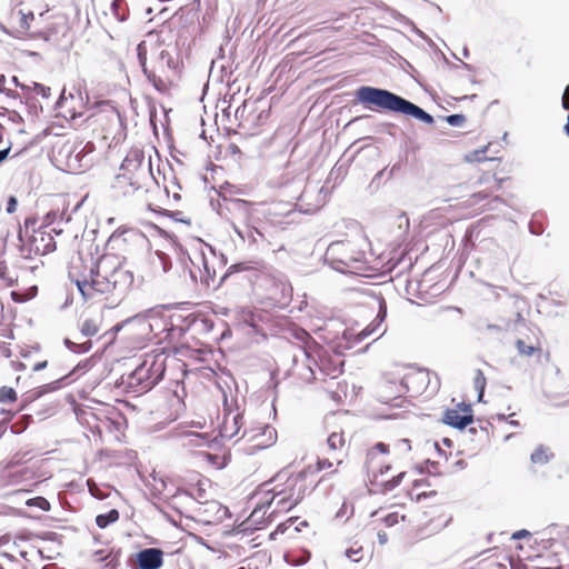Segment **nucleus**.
Listing matches in <instances>:
<instances>
[{"label": "nucleus", "mask_w": 569, "mask_h": 569, "mask_svg": "<svg viewBox=\"0 0 569 569\" xmlns=\"http://www.w3.org/2000/svg\"><path fill=\"white\" fill-rule=\"evenodd\" d=\"M187 436L194 438V440L192 439L191 441H193L196 446H200V442H198V441L204 438L203 435H200L197 432H189V433H187Z\"/></svg>", "instance_id": "48"}, {"label": "nucleus", "mask_w": 569, "mask_h": 569, "mask_svg": "<svg viewBox=\"0 0 569 569\" xmlns=\"http://www.w3.org/2000/svg\"><path fill=\"white\" fill-rule=\"evenodd\" d=\"M150 266L154 277H162L171 269V260L166 253L157 251L150 257Z\"/></svg>", "instance_id": "16"}, {"label": "nucleus", "mask_w": 569, "mask_h": 569, "mask_svg": "<svg viewBox=\"0 0 569 569\" xmlns=\"http://www.w3.org/2000/svg\"><path fill=\"white\" fill-rule=\"evenodd\" d=\"M18 201L14 197H10L7 204V212L13 213L17 210Z\"/></svg>", "instance_id": "44"}, {"label": "nucleus", "mask_w": 569, "mask_h": 569, "mask_svg": "<svg viewBox=\"0 0 569 569\" xmlns=\"http://www.w3.org/2000/svg\"><path fill=\"white\" fill-rule=\"evenodd\" d=\"M139 569H158L163 563V552L158 548H147L137 553Z\"/></svg>", "instance_id": "10"}, {"label": "nucleus", "mask_w": 569, "mask_h": 569, "mask_svg": "<svg viewBox=\"0 0 569 569\" xmlns=\"http://www.w3.org/2000/svg\"><path fill=\"white\" fill-rule=\"evenodd\" d=\"M378 539L381 545H385L387 542V533L386 532H378Z\"/></svg>", "instance_id": "53"}, {"label": "nucleus", "mask_w": 569, "mask_h": 569, "mask_svg": "<svg viewBox=\"0 0 569 569\" xmlns=\"http://www.w3.org/2000/svg\"><path fill=\"white\" fill-rule=\"evenodd\" d=\"M59 382H60V380H57V381H53V382L42 386L41 391L39 393H44L48 391L57 390L60 387Z\"/></svg>", "instance_id": "42"}, {"label": "nucleus", "mask_w": 569, "mask_h": 569, "mask_svg": "<svg viewBox=\"0 0 569 569\" xmlns=\"http://www.w3.org/2000/svg\"><path fill=\"white\" fill-rule=\"evenodd\" d=\"M327 443L330 450L336 451L345 446V438L342 433L332 432L328 437Z\"/></svg>", "instance_id": "25"}, {"label": "nucleus", "mask_w": 569, "mask_h": 569, "mask_svg": "<svg viewBox=\"0 0 569 569\" xmlns=\"http://www.w3.org/2000/svg\"><path fill=\"white\" fill-rule=\"evenodd\" d=\"M63 99H64V90L62 91L60 98L57 101V108H60L62 106Z\"/></svg>", "instance_id": "56"}, {"label": "nucleus", "mask_w": 569, "mask_h": 569, "mask_svg": "<svg viewBox=\"0 0 569 569\" xmlns=\"http://www.w3.org/2000/svg\"><path fill=\"white\" fill-rule=\"evenodd\" d=\"M11 296H12L13 300L19 301V299L17 298L18 297L17 292H12Z\"/></svg>", "instance_id": "64"}, {"label": "nucleus", "mask_w": 569, "mask_h": 569, "mask_svg": "<svg viewBox=\"0 0 569 569\" xmlns=\"http://www.w3.org/2000/svg\"><path fill=\"white\" fill-rule=\"evenodd\" d=\"M361 553H362V549L361 548H359V549L350 548V549L346 550V552H345L346 557L349 560L355 561V562H357V561H359L361 559V557H362Z\"/></svg>", "instance_id": "39"}, {"label": "nucleus", "mask_w": 569, "mask_h": 569, "mask_svg": "<svg viewBox=\"0 0 569 569\" xmlns=\"http://www.w3.org/2000/svg\"><path fill=\"white\" fill-rule=\"evenodd\" d=\"M64 345L67 346V348L69 350L73 351V352H77V353L87 352L91 348V342L90 341H86V342H82V343H76V342L71 341L70 339H66L64 340Z\"/></svg>", "instance_id": "28"}, {"label": "nucleus", "mask_w": 569, "mask_h": 569, "mask_svg": "<svg viewBox=\"0 0 569 569\" xmlns=\"http://www.w3.org/2000/svg\"><path fill=\"white\" fill-rule=\"evenodd\" d=\"M332 466H333V462L331 461L330 458H326V459H322V460L318 461V469L319 470L331 468Z\"/></svg>", "instance_id": "45"}, {"label": "nucleus", "mask_w": 569, "mask_h": 569, "mask_svg": "<svg viewBox=\"0 0 569 569\" xmlns=\"http://www.w3.org/2000/svg\"><path fill=\"white\" fill-rule=\"evenodd\" d=\"M553 457L550 448L543 445H539L531 453L530 460L533 465H547Z\"/></svg>", "instance_id": "18"}, {"label": "nucleus", "mask_w": 569, "mask_h": 569, "mask_svg": "<svg viewBox=\"0 0 569 569\" xmlns=\"http://www.w3.org/2000/svg\"><path fill=\"white\" fill-rule=\"evenodd\" d=\"M475 388L478 390V399L481 401L486 388V377L481 370L476 371V376L473 379Z\"/></svg>", "instance_id": "29"}, {"label": "nucleus", "mask_w": 569, "mask_h": 569, "mask_svg": "<svg viewBox=\"0 0 569 569\" xmlns=\"http://www.w3.org/2000/svg\"><path fill=\"white\" fill-rule=\"evenodd\" d=\"M10 151H11V148H10V147H8V148H6V149L0 150V163H1L2 161H4V160L9 157Z\"/></svg>", "instance_id": "49"}, {"label": "nucleus", "mask_w": 569, "mask_h": 569, "mask_svg": "<svg viewBox=\"0 0 569 569\" xmlns=\"http://www.w3.org/2000/svg\"><path fill=\"white\" fill-rule=\"evenodd\" d=\"M396 449L400 452H408L411 449L410 441L408 439H400L396 443Z\"/></svg>", "instance_id": "40"}, {"label": "nucleus", "mask_w": 569, "mask_h": 569, "mask_svg": "<svg viewBox=\"0 0 569 569\" xmlns=\"http://www.w3.org/2000/svg\"><path fill=\"white\" fill-rule=\"evenodd\" d=\"M376 450L381 452V453H387L388 452V446L385 445L383 442H378L375 448L368 452L367 455V465H370L375 458V455H376Z\"/></svg>", "instance_id": "36"}, {"label": "nucleus", "mask_w": 569, "mask_h": 569, "mask_svg": "<svg viewBox=\"0 0 569 569\" xmlns=\"http://www.w3.org/2000/svg\"><path fill=\"white\" fill-rule=\"evenodd\" d=\"M11 82L16 86V87H20L23 91H30L31 90V87L30 86H27V84H23V83H20L18 78L14 76L11 78Z\"/></svg>", "instance_id": "47"}, {"label": "nucleus", "mask_w": 569, "mask_h": 569, "mask_svg": "<svg viewBox=\"0 0 569 569\" xmlns=\"http://www.w3.org/2000/svg\"><path fill=\"white\" fill-rule=\"evenodd\" d=\"M19 16V28L17 29V32L19 34H26L28 30L30 29V20L34 19V14L30 12H24L22 10L18 11Z\"/></svg>", "instance_id": "23"}, {"label": "nucleus", "mask_w": 569, "mask_h": 569, "mask_svg": "<svg viewBox=\"0 0 569 569\" xmlns=\"http://www.w3.org/2000/svg\"><path fill=\"white\" fill-rule=\"evenodd\" d=\"M472 420L471 409L467 405H461L458 409L446 410L442 418L446 425L458 429H465Z\"/></svg>", "instance_id": "9"}, {"label": "nucleus", "mask_w": 569, "mask_h": 569, "mask_svg": "<svg viewBox=\"0 0 569 569\" xmlns=\"http://www.w3.org/2000/svg\"><path fill=\"white\" fill-rule=\"evenodd\" d=\"M302 473L290 475L284 481V491H277L266 498V503L273 507L271 513L282 510H290L297 506L303 498L306 485Z\"/></svg>", "instance_id": "4"}, {"label": "nucleus", "mask_w": 569, "mask_h": 569, "mask_svg": "<svg viewBox=\"0 0 569 569\" xmlns=\"http://www.w3.org/2000/svg\"><path fill=\"white\" fill-rule=\"evenodd\" d=\"M27 505L28 506H36V507H38L39 509H41L43 511H48L50 509L49 501L46 498H43V497H37V498H33V499H30V500H28Z\"/></svg>", "instance_id": "34"}, {"label": "nucleus", "mask_w": 569, "mask_h": 569, "mask_svg": "<svg viewBox=\"0 0 569 569\" xmlns=\"http://www.w3.org/2000/svg\"><path fill=\"white\" fill-rule=\"evenodd\" d=\"M140 62L142 64L143 73L148 80L153 84L158 91H163L167 88V76L166 73L174 68V60L169 51L161 50L153 69H149L146 66L144 59L139 53Z\"/></svg>", "instance_id": "6"}, {"label": "nucleus", "mask_w": 569, "mask_h": 569, "mask_svg": "<svg viewBox=\"0 0 569 569\" xmlns=\"http://www.w3.org/2000/svg\"><path fill=\"white\" fill-rule=\"evenodd\" d=\"M343 336L346 339H349L352 336V333L350 331H346Z\"/></svg>", "instance_id": "63"}, {"label": "nucleus", "mask_w": 569, "mask_h": 569, "mask_svg": "<svg viewBox=\"0 0 569 569\" xmlns=\"http://www.w3.org/2000/svg\"><path fill=\"white\" fill-rule=\"evenodd\" d=\"M64 345L67 346V348L69 350L73 351V352H77V353L87 352L91 348V342L90 341H86V342H82V343H76V342L71 341L70 339H66L64 340Z\"/></svg>", "instance_id": "27"}, {"label": "nucleus", "mask_w": 569, "mask_h": 569, "mask_svg": "<svg viewBox=\"0 0 569 569\" xmlns=\"http://www.w3.org/2000/svg\"><path fill=\"white\" fill-rule=\"evenodd\" d=\"M325 260L339 272L356 273L365 261V251L351 240H339L328 246Z\"/></svg>", "instance_id": "3"}, {"label": "nucleus", "mask_w": 569, "mask_h": 569, "mask_svg": "<svg viewBox=\"0 0 569 569\" xmlns=\"http://www.w3.org/2000/svg\"><path fill=\"white\" fill-rule=\"evenodd\" d=\"M133 283V273L121 267H114L112 259L103 257L98 260L96 269L91 270V279L77 280L76 284L88 300L92 298L93 292L112 293L119 300L122 299Z\"/></svg>", "instance_id": "1"}, {"label": "nucleus", "mask_w": 569, "mask_h": 569, "mask_svg": "<svg viewBox=\"0 0 569 569\" xmlns=\"http://www.w3.org/2000/svg\"><path fill=\"white\" fill-rule=\"evenodd\" d=\"M390 469V466H386L383 469L380 470V476H383L385 472H387Z\"/></svg>", "instance_id": "60"}, {"label": "nucleus", "mask_w": 569, "mask_h": 569, "mask_svg": "<svg viewBox=\"0 0 569 569\" xmlns=\"http://www.w3.org/2000/svg\"><path fill=\"white\" fill-rule=\"evenodd\" d=\"M273 507L271 505H267L266 503V498H262L259 500V502L257 503L256 508L253 509V511L251 512V515L249 516V521L252 523V525H262L263 521H264V516H266V512L268 509H270Z\"/></svg>", "instance_id": "19"}, {"label": "nucleus", "mask_w": 569, "mask_h": 569, "mask_svg": "<svg viewBox=\"0 0 569 569\" xmlns=\"http://www.w3.org/2000/svg\"><path fill=\"white\" fill-rule=\"evenodd\" d=\"M508 423L511 426H515V427L519 426V422L516 420H510V421H508Z\"/></svg>", "instance_id": "62"}, {"label": "nucleus", "mask_w": 569, "mask_h": 569, "mask_svg": "<svg viewBox=\"0 0 569 569\" xmlns=\"http://www.w3.org/2000/svg\"><path fill=\"white\" fill-rule=\"evenodd\" d=\"M530 231L535 234H539L540 231L538 230V228H535L533 224L530 226Z\"/></svg>", "instance_id": "58"}, {"label": "nucleus", "mask_w": 569, "mask_h": 569, "mask_svg": "<svg viewBox=\"0 0 569 569\" xmlns=\"http://www.w3.org/2000/svg\"><path fill=\"white\" fill-rule=\"evenodd\" d=\"M126 1L124 0H113L111 4V9L113 14L119 21H123L126 19Z\"/></svg>", "instance_id": "30"}, {"label": "nucleus", "mask_w": 569, "mask_h": 569, "mask_svg": "<svg viewBox=\"0 0 569 569\" xmlns=\"http://www.w3.org/2000/svg\"><path fill=\"white\" fill-rule=\"evenodd\" d=\"M242 417L240 415L227 416L220 427V436L223 439L231 440L234 438L241 428Z\"/></svg>", "instance_id": "15"}, {"label": "nucleus", "mask_w": 569, "mask_h": 569, "mask_svg": "<svg viewBox=\"0 0 569 569\" xmlns=\"http://www.w3.org/2000/svg\"><path fill=\"white\" fill-rule=\"evenodd\" d=\"M10 119L14 122L22 120V118L20 117V114L17 111L10 112Z\"/></svg>", "instance_id": "52"}, {"label": "nucleus", "mask_w": 569, "mask_h": 569, "mask_svg": "<svg viewBox=\"0 0 569 569\" xmlns=\"http://www.w3.org/2000/svg\"><path fill=\"white\" fill-rule=\"evenodd\" d=\"M429 381V373L423 370L407 373L402 379V386L415 393H419L422 387Z\"/></svg>", "instance_id": "12"}, {"label": "nucleus", "mask_w": 569, "mask_h": 569, "mask_svg": "<svg viewBox=\"0 0 569 569\" xmlns=\"http://www.w3.org/2000/svg\"><path fill=\"white\" fill-rule=\"evenodd\" d=\"M6 83H7V78L3 74H1L0 76V92L4 93L9 98L18 99L19 94L16 91H13V90L8 89L6 87Z\"/></svg>", "instance_id": "38"}, {"label": "nucleus", "mask_w": 569, "mask_h": 569, "mask_svg": "<svg viewBox=\"0 0 569 569\" xmlns=\"http://www.w3.org/2000/svg\"><path fill=\"white\" fill-rule=\"evenodd\" d=\"M528 536H530V532L525 530V529H522V530H518V531L513 532L511 538L515 539V540H520V539L526 538Z\"/></svg>", "instance_id": "46"}, {"label": "nucleus", "mask_w": 569, "mask_h": 569, "mask_svg": "<svg viewBox=\"0 0 569 569\" xmlns=\"http://www.w3.org/2000/svg\"><path fill=\"white\" fill-rule=\"evenodd\" d=\"M405 476H406V472H400L399 475H397L396 477H393L390 480L381 481L380 485L383 487V489L386 491H391L400 485V482Z\"/></svg>", "instance_id": "32"}, {"label": "nucleus", "mask_w": 569, "mask_h": 569, "mask_svg": "<svg viewBox=\"0 0 569 569\" xmlns=\"http://www.w3.org/2000/svg\"><path fill=\"white\" fill-rule=\"evenodd\" d=\"M242 437H248V441L252 443L253 449H264L272 446L277 439L276 429L271 426L263 425L244 431Z\"/></svg>", "instance_id": "8"}, {"label": "nucleus", "mask_w": 569, "mask_h": 569, "mask_svg": "<svg viewBox=\"0 0 569 569\" xmlns=\"http://www.w3.org/2000/svg\"><path fill=\"white\" fill-rule=\"evenodd\" d=\"M473 197L485 199L487 196L480 192V193H476Z\"/></svg>", "instance_id": "61"}, {"label": "nucleus", "mask_w": 569, "mask_h": 569, "mask_svg": "<svg viewBox=\"0 0 569 569\" xmlns=\"http://www.w3.org/2000/svg\"><path fill=\"white\" fill-rule=\"evenodd\" d=\"M143 187L142 183L133 180L132 177H129L122 172H118L112 183V189L117 194H121L124 197L132 196L134 192L140 190Z\"/></svg>", "instance_id": "11"}, {"label": "nucleus", "mask_w": 569, "mask_h": 569, "mask_svg": "<svg viewBox=\"0 0 569 569\" xmlns=\"http://www.w3.org/2000/svg\"><path fill=\"white\" fill-rule=\"evenodd\" d=\"M405 516H399L398 512H391L385 516L382 520L387 527H393L399 522L400 519L405 520Z\"/></svg>", "instance_id": "37"}, {"label": "nucleus", "mask_w": 569, "mask_h": 569, "mask_svg": "<svg viewBox=\"0 0 569 569\" xmlns=\"http://www.w3.org/2000/svg\"><path fill=\"white\" fill-rule=\"evenodd\" d=\"M162 365H157L156 359L149 365L148 360H144L131 375V380L137 383H143L142 389L152 388L161 378L163 373Z\"/></svg>", "instance_id": "7"}, {"label": "nucleus", "mask_w": 569, "mask_h": 569, "mask_svg": "<svg viewBox=\"0 0 569 569\" xmlns=\"http://www.w3.org/2000/svg\"><path fill=\"white\" fill-rule=\"evenodd\" d=\"M356 97L365 106L410 116L427 124L435 122L433 117L422 108L386 89L363 86L357 90Z\"/></svg>", "instance_id": "2"}, {"label": "nucleus", "mask_w": 569, "mask_h": 569, "mask_svg": "<svg viewBox=\"0 0 569 569\" xmlns=\"http://www.w3.org/2000/svg\"><path fill=\"white\" fill-rule=\"evenodd\" d=\"M465 121V117L462 114H450L447 117V122L450 126H460Z\"/></svg>", "instance_id": "41"}, {"label": "nucleus", "mask_w": 569, "mask_h": 569, "mask_svg": "<svg viewBox=\"0 0 569 569\" xmlns=\"http://www.w3.org/2000/svg\"><path fill=\"white\" fill-rule=\"evenodd\" d=\"M530 231L535 234H539L540 231L538 230V228H535L533 224L530 226Z\"/></svg>", "instance_id": "57"}, {"label": "nucleus", "mask_w": 569, "mask_h": 569, "mask_svg": "<svg viewBox=\"0 0 569 569\" xmlns=\"http://www.w3.org/2000/svg\"><path fill=\"white\" fill-rule=\"evenodd\" d=\"M257 236H258V237H262V233H261L260 231H258V230L251 231V238H252V241H254V242H256V241L258 240V239H257Z\"/></svg>", "instance_id": "55"}, {"label": "nucleus", "mask_w": 569, "mask_h": 569, "mask_svg": "<svg viewBox=\"0 0 569 569\" xmlns=\"http://www.w3.org/2000/svg\"><path fill=\"white\" fill-rule=\"evenodd\" d=\"M99 331V325L94 319H87L81 325V333L84 337H92Z\"/></svg>", "instance_id": "24"}, {"label": "nucleus", "mask_w": 569, "mask_h": 569, "mask_svg": "<svg viewBox=\"0 0 569 569\" xmlns=\"http://www.w3.org/2000/svg\"><path fill=\"white\" fill-rule=\"evenodd\" d=\"M310 551L302 549L299 556H296L293 552L286 553L284 559L289 565L301 566L310 559Z\"/></svg>", "instance_id": "22"}, {"label": "nucleus", "mask_w": 569, "mask_h": 569, "mask_svg": "<svg viewBox=\"0 0 569 569\" xmlns=\"http://www.w3.org/2000/svg\"><path fill=\"white\" fill-rule=\"evenodd\" d=\"M47 365H48L47 361L37 362L33 366V371H40V370L44 369L47 367Z\"/></svg>", "instance_id": "50"}, {"label": "nucleus", "mask_w": 569, "mask_h": 569, "mask_svg": "<svg viewBox=\"0 0 569 569\" xmlns=\"http://www.w3.org/2000/svg\"><path fill=\"white\" fill-rule=\"evenodd\" d=\"M119 519V511L117 509H111L107 513L98 515L96 517V523L99 528H106L110 523L116 522Z\"/></svg>", "instance_id": "21"}, {"label": "nucleus", "mask_w": 569, "mask_h": 569, "mask_svg": "<svg viewBox=\"0 0 569 569\" xmlns=\"http://www.w3.org/2000/svg\"><path fill=\"white\" fill-rule=\"evenodd\" d=\"M516 348L518 352L522 356H532L536 352V348L533 346H528L523 340L518 339L516 342Z\"/></svg>", "instance_id": "33"}, {"label": "nucleus", "mask_w": 569, "mask_h": 569, "mask_svg": "<svg viewBox=\"0 0 569 569\" xmlns=\"http://www.w3.org/2000/svg\"><path fill=\"white\" fill-rule=\"evenodd\" d=\"M31 90H33L37 94H40L42 98H49L51 94V89L38 82H32Z\"/></svg>", "instance_id": "35"}, {"label": "nucleus", "mask_w": 569, "mask_h": 569, "mask_svg": "<svg viewBox=\"0 0 569 569\" xmlns=\"http://www.w3.org/2000/svg\"><path fill=\"white\" fill-rule=\"evenodd\" d=\"M17 399V393L14 389L10 387H2L0 388V402L1 403H8L13 402Z\"/></svg>", "instance_id": "31"}, {"label": "nucleus", "mask_w": 569, "mask_h": 569, "mask_svg": "<svg viewBox=\"0 0 569 569\" xmlns=\"http://www.w3.org/2000/svg\"><path fill=\"white\" fill-rule=\"evenodd\" d=\"M201 260H202L203 269H204V271H206V273H207V277H208V278H210V277H211L210 268L208 267V263H207V261L204 260V258H203V257H201Z\"/></svg>", "instance_id": "54"}, {"label": "nucleus", "mask_w": 569, "mask_h": 569, "mask_svg": "<svg viewBox=\"0 0 569 569\" xmlns=\"http://www.w3.org/2000/svg\"><path fill=\"white\" fill-rule=\"evenodd\" d=\"M228 211L234 219L248 224L251 218V203L242 199H234L229 202Z\"/></svg>", "instance_id": "14"}, {"label": "nucleus", "mask_w": 569, "mask_h": 569, "mask_svg": "<svg viewBox=\"0 0 569 569\" xmlns=\"http://www.w3.org/2000/svg\"><path fill=\"white\" fill-rule=\"evenodd\" d=\"M119 171L143 184L152 176L151 159H146L140 150H131L123 159Z\"/></svg>", "instance_id": "5"}, {"label": "nucleus", "mask_w": 569, "mask_h": 569, "mask_svg": "<svg viewBox=\"0 0 569 569\" xmlns=\"http://www.w3.org/2000/svg\"><path fill=\"white\" fill-rule=\"evenodd\" d=\"M129 325H138L141 328V332L143 335H147L151 330V325L147 322L146 318L143 316L137 315L132 318L127 319L126 321L117 325L114 329L119 331L122 327L129 326Z\"/></svg>", "instance_id": "20"}, {"label": "nucleus", "mask_w": 569, "mask_h": 569, "mask_svg": "<svg viewBox=\"0 0 569 569\" xmlns=\"http://www.w3.org/2000/svg\"><path fill=\"white\" fill-rule=\"evenodd\" d=\"M386 317H387V305H386L385 300H380L379 301V310H378V315H377L376 319L367 328H365L363 330H361L358 333V336H357L358 340L361 341V340L368 338L369 336L373 335L375 332H377L378 328L382 325Z\"/></svg>", "instance_id": "17"}, {"label": "nucleus", "mask_w": 569, "mask_h": 569, "mask_svg": "<svg viewBox=\"0 0 569 569\" xmlns=\"http://www.w3.org/2000/svg\"><path fill=\"white\" fill-rule=\"evenodd\" d=\"M289 477L290 475L286 470L278 472L271 480L266 481L260 486L259 493L263 495L262 498H268L277 491H284V481L286 478Z\"/></svg>", "instance_id": "13"}, {"label": "nucleus", "mask_w": 569, "mask_h": 569, "mask_svg": "<svg viewBox=\"0 0 569 569\" xmlns=\"http://www.w3.org/2000/svg\"><path fill=\"white\" fill-rule=\"evenodd\" d=\"M487 149H488V146L483 147L481 149L475 150L472 152H469L466 156V160L468 162H481V161H485V160H495V158H487V157H485V153H486Z\"/></svg>", "instance_id": "26"}, {"label": "nucleus", "mask_w": 569, "mask_h": 569, "mask_svg": "<svg viewBox=\"0 0 569 569\" xmlns=\"http://www.w3.org/2000/svg\"><path fill=\"white\" fill-rule=\"evenodd\" d=\"M487 328H488V330H497V331L500 330V328L496 325H489Z\"/></svg>", "instance_id": "59"}, {"label": "nucleus", "mask_w": 569, "mask_h": 569, "mask_svg": "<svg viewBox=\"0 0 569 569\" xmlns=\"http://www.w3.org/2000/svg\"><path fill=\"white\" fill-rule=\"evenodd\" d=\"M0 278L4 281H8L9 286H12L13 280L7 277V267L3 264V262H0Z\"/></svg>", "instance_id": "43"}, {"label": "nucleus", "mask_w": 569, "mask_h": 569, "mask_svg": "<svg viewBox=\"0 0 569 569\" xmlns=\"http://www.w3.org/2000/svg\"><path fill=\"white\" fill-rule=\"evenodd\" d=\"M231 226L234 230V232L241 238V239H244V234L242 233V231L238 228V226L236 224L234 221H231Z\"/></svg>", "instance_id": "51"}]
</instances>
